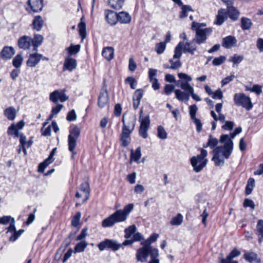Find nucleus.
Masks as SVG:
<instances>
[{
    "label": "nucleus",
    "instance_id": "7c9ffc66",
    "mask_svg": "<svg viewBox=\"0 0 263 263\" xmlns=\"http://www.w3.org/2000/svg\"><path fill=\"white\" fill-rule=\"evenodd\" d=\"M125 0H108L109 6L114 9L119 10L124 5Z\"/></svg>",
    "mask_w": 263,
    "mask_h": 263
},
{
    "label": "nucleus",
    "instance_id": "58836bf2",
    "mask_svg": "<svg viewBox=\"0 0 263 263\" xmlns=\"http://www.w3.org/2000/svg\"><path fill=\"white\" fill-rule=\"evenodd\" d=\"M87 243L86 241H81L78 243L74 248V252L81 253L84 251L85 249L87 247Z\"/></svg>",
    "mask_w": 263,
    "mask_h": 263
},
{
    "label": "nucleus",
    "instance_id": "f8f14e48",
    "mask_svg": "<svg viewBox=\"0 0 263 263\" xmlns=\"http://www.w3.org/2000/svg\"><path fill=\"white\" fill-rule=\"evenodd\" d=\"M68 97L65 94V90H55L51 92L49 96V99L53 103H57L59 101L64 102L67 100Z\"/></svg>",
    "mask_w": 263,
    "mask_h": 263
},
{
    "label": "nucleus",
    "instance_id": "c85d7f7f",
    "mask_svg": "<svg viewBox=\"0 0 263 263\" xmlns=\"http://www.w3.org/2000/svg\"><path fill=\"white\" fill-rule=\"evenodd\" d=\"M177 86L180 87L182 89L185 91V92L189 93H193L194 92V88L190 85L189 83L185 82L184 81H178Z\"/></svg>",
    "mask_w": 263,
    "mask_h": 263
},
{
    "label": "nucleus",
    "instance_id": "603ef678",
    "mask_svg": "<svg viewBox=\"0 0 263 263\" xmlns=\"http://www.w3.org/2000/svg\"><path fill=\"white\" fill-rule=\"evenodd\" d=\"M156 51L158 54H162L165 50L166 48L165 43L160 42L156 45Z\"/></svg>",
    "mask_w": 263,
    "mask_h": 263
},
{
    "label": "nucleus",
    "instance_id": "f3484780",
    "mask_svg": "<svg viewBox=\"0 0 263 263\" xmlns=\"http://www.w3.org/2000/svg\"><path fill=\"white\" fill-rule=\"evenodd\" d=\"M232 2L230 0H229V4H226L227 6V15L232 20L236 21L238 20L239 15V12L234 7L231 6Z\"/></svg>",
    "mask_w": 263,
    "mask_h": 263
},
{
    "label": "nucleus",
    "instance_id": "6ab92c4d",
    "mask_svg": "<svg viewBox=\"0 0 263 263\" xmlns=\"http://www.w3.org/2000/svg\"><path fill=\"white\" fill-rule=\"evenodd\" d=\"M105 15L107 23L111 25L116 24L118 21V14L114 11L106 10L105 11Z\"/></svg>",
    "mask_w": 263,
    "mask_h": 263
},
{
    "label": "nucleus",
    "instance_id": "774afa93",
    "mask_svg": "<svg viewBox=\"0 0 263 263\" xmlns=\"http://www.w3.org/2000/svg\"><path fill=\"white\" fill-rule=\"evenodd\" d=\"M77 115L74 110H72L69 111L67 116L66 119L68 121H72L76 120Z\"/></svg>",
    "mask_w": 263,
    "mask_h": 263
},
{
    "label": "nucleus",
    "instance_id": "423d86ee",
    "mask_svg": "<svg viewBox=\"0 0 263 263\" xmlns=\"http://www.w3.org/2000/svg\"><path fill=\"white\" fill-rule=\"evenodd\" d=\"M234 102L236 105L242 106L247 110H250L253 107L250 98L243 93H235L234 96Z\"/></svg>",
    "mask_w": 263,
    "mask_h": 263
},
{
    "label": "nucleus",
    "instance_id": "473e14b6",
    "mask_svg": "<svg viewBox=\"0 0 263 263\" xmlns=\"http://www.w3.org/2000/svg\"><path fill=\"white\" fill-rule=\"evenodd\" d=\"M240 22L241 27L243 30H249L253 24L251 20L246 17H241Z\"/></svg>",
    "mask_w": 263,
    "mask_h": 263
},
{
    "label": "nucleus",
    "instance_id": "20e7f679",
    "mask_svg": "<svg viewBox=\"0 0 263 263\" xmlns=\"http://www.w3.org/2000/svg\"><path fill=\"white\" fill-rule=\"evenodd\" d=\"M193 42L192 41L191 42H186L185 44L182 42H180L175 47L173 59H180L182 55V49L184 53L189 52L191 54H194L197 47L192 45Z\"/></svg>",
    "mask_w": 263,
    "mask_h": 263
},
{
    "label": "nucleus",
    "instance_id": "9b49d317",
    "mask_svg": "<svg viewBox=\"0 0 263 263\" xmlns=\"http://www.w3.org/2000/svg\"><path fill=\"white\" fill-rule=\"evenodd\" d=\"M89 185L88 182H84L81 184L79 191L76 194V197L77 198H83V202H85L89 199Z\"/></svg>",
    "mask_w": 263,
    "mask_h": 263
},
{
    "label": "nucleus",
    "instance_id": "c756f323",
    "mask_svg": "<svg viewBox=\"0 0 263 263\" xmlns=\"http://www.w3.org/2000/svg\"><path fill=\"white\" fill-rule=\"evenodd\" d=\"M102 54L107 61L112 60L114 56V48L111 47L104 48L102 51Z\"/></svg>",
    "mask_w": 263,
    "mask_h": 263
},
{
    "label": "nucleus",
    "instance_id": "49530a36",
    "mask_svg": "<svg viewBox=\"0 0 263 263\" xmlns=\"http://www.w3.org/2000/svg\"><path fill=\"white\" fill-rule=\"evenodd\" d=\"M24 232V230H20L19 231H16L13 233H11V235L9 238L10 241L14 242L16 241L17 238L23 234Z\"/></svg>",
    "mask_w": 263,
    "mask_h": 263
},
{
    "label": "nucleus",
    "instance_id": "c9c22d12",
    "mask_svg": "<svg viewBox=\"0 0 263 263\" xmlns=\"http://www.w3.org/2000/svg\"><path fill=\"white\" fill-rule=\"evenodd\" d=\"M141 148L140 147H137L135 152L133 149L131 150L130 160L132 161L138 162L141 158Z\"/></svg>",
    "mask_w": 263,
    "mask_h": 263
},
{
    "label": "nucleus",
    "instance_id": "a18cd8bd",
    "mask_svg": "<svg viewBox=\"0 0 263 263\" xmlns=\"http://www.w3.org/2000/svg\"><path fill=\"white\" fill-rule=\"evenodd\" d=\"M157 136L161 139H165L167 138V133L162 126H158L157 128Z\"/></svg>",
    "mask_w": 263,
    "mask_h": 263
},
{
    "label": "nucleus",
    "instance_id": "13d9d810",
    "mask_svg": "<svg viewBox=\"0 0 263 263\" xmlns=\"http://www.w3.org/2000/svg\"><path fill=\"white\" fill-rule=\"evenodd\" d=\"M240 252L235 249L233 250L225 259L227 260H232L233 258L236 257L240 255Z\"/></svg>",
    "mask_w": 263,
    "mask_h": 263
},
{
    "label": "nucleus",
    "instance_id": "09e8293b",
    "mask_svg": "<svg viewBox=\"0 0 263 263\" xmlns=\"http://www.w3.org/2000/svg\"><path fill=\"white\" fill-rule=\"evenodd\" d=\"M126 84H129L130 87L133 89H135L137 86V82L136 80L133 77H128L125 80Z\"/></svg>",
    "mask_w": 263,
    "mask_h": 263
},
{
    "label": "nucleus",
    "instance_id": "aec40b11",
    "mask_svg": "<svg viewBox=\"0 0 263 263\" xmlns=\"http://www.w3.org/2000/svg\"><path fill=\"white\" fill-rule=\"evenodd\" d=\"M108 101V92L106 89H102L100 92L98 104L100 108L104 107Z\"/></svg>",
    "mask_w": 263,
    "mask_h": 263
},
{
    "label": "nucleus",
    "instance_id": "864d4df0",
    "mask_svg": "<svg viewBox=\"0 0 263 263\" xmlns=\"http://www.w3.org/2000/svg\"><path fill=\"white\" fill-rule=\"evenodd\" d=\"M159 256V251L155 250L154 252L152 253V258L150 259L148 263H160V261L158 258Z\"/></svg>",
    "mask_w": 263,
    "mask_h": 263
},
{
    "label": "nucleus",
    "instance_id": "6e6552de",
    "mask_svg": "<svg viewBox=\"0 0 263 263\" xmlns=\"http://www.w3.org/2000/svg\"><path fill=\"white\" fill-rule=\"evenodd\" d=\"M205 24L198 23L193 21L192 25V29L196 31L195 38L193 42H195L198 44L204 42L206 40V35L201 31V26H205Z\"/></svg>",
    "mask_w": 263,
    "mask_h": 263
},
{
    "label": "nucleus",
    "instance_id": "5fc2aeb1",
    "mask_svg": "<svg viewBox=\"0 0 263 263\" xmlns=\"http://www.w3.org/2000/svg\"><path fill=\"white\" fill-rule=\"evenodd\" d=\"M243 59L242 55L235 54L233 57L230 59L229 61L233 62L234 64L240 63Z\"/></svg>",
    "mask_w": 263,
    "mask_h": 263
},
{
    "label": "nucleus",
    "instance_id": "39448f33",
    "mask_svg": "<svg viewBox=\"0 0 263 263\" xmlns=\"http://www.w3.org/2000/svg\"><path fill=\"white\" fill-rule=\"evenodd\" d=\"M80 135V129L78 126H74L69 131L68 137V149L72 153L71 157H74L77 153L74 151L77 145V141Z\"/></svg>",
    "mask_w": 263,
    "mask_h": 263
},
{
    "label": "nucleus",
    "instance_id": "412c9836",
    "mask_svg": "<svg viewBox=\"0 0 263 263\" xmlns=\"http://www.w3.org/2000/svg\"><path fill=\"white\" fill-rule=\"evenodd\" d=\"M132 132L128 131L125 128L122 129V134L120 137L121 145L123 147H126L130 142V135Z\"/></svg>",
    "mask_w": 263,
    "mask_h": 263
},
{
    "label": "nucleus",
    "instance_id": "f257e3e1",
    "mask_svg": "<svg viewBox=\"0 0 263 263\" xmlns=\"http://www.w3.org/2000/svg\"><path fill=\"white\" fill-rule=\"evenodd\" d=\"M233 149V142L231 139L224 143L223 146L216 147L213 151V157L212 159L216 166H223L224 158L228 159Z\"/></svg>",
    "mask_w": 263,
    "mask_h": 263
},
{
    "label": "nucleus",
    "instance_id": "bf43d9fd",
    "mask_svg": "<svg viewBox=\"0 0 263 263\" xmlns=\"http://www.w3.org/2000/svg\"><path fill=\"white\" fill-rule=\"evenodd\" d=\"M226 60V58L224 56H220L219 57L216 58L214 59L212 62V64L214 66H219L222 64Z\"/></svg>",
    "mask_w": 263,
    "mask_h": 263
},
{
    "label": "nucleus",
    "instance_id": "b1692460",
    "mask_svg": "<svg viewBox=\"0 0 263 263\" xmlns=\"http://www.w3.org/2000/svg\"><path fill=\"white\" fill-rule=\"evenodd\" d=\"M227 18L228 15H227L226 10L224 9H220L218 11L214 24L217 25H221Z\"/></svg>",
    "mask_w": 263,
    "mask_h": 263
},
{
    "label": "nucleus",
    "instance_id": "3c124183",
    "mask_svg": "<svg viewBox=\"0 0 263 263\" xmlns=\"http://www.w3.org/2000/svg\"><path fill=\"white\" fill-rule=\"evenodd\" d=\"M80 49V45H71L69 47L67 48V50L70 55H73L78 53Z\"/></svg>",
    "mask_w": 263,
    "mask_h": 263
},
{
    "label": "nucleus",
    "instance_id": "2f4dec72",
    "mask_svg": "<svg viewBox=\"0 0 263 263\" xmlns=\"http://www.w3.org/2000/svg\"><path fill=\"white\" fill-rule=\"evenodd\" d=\"M256 234L258 237V241H263V220H259L256 226Z\"/></svg>",
    "mask_w": 263,
    "mask_h": 263
},
{
    "label": "nucleus",
    "instance_id": "338daca9",
    "mask_svg": "<svg viewBox=\"0 0 263 263\" xmlns=\"http://www.w3.org/2000/svg\"><path fill=\"white\" fill-rule=\"evenodd\" d=\"M175 86L171 84H166L164 86V93L166 95H170L174 90Z\"/></svg>",
    "mask_w": 263,
    "mask_h": 263
},
{
    "label": "nucleus",
    "instance_id": "e433bc0d",
    "mask_svg": "<svg viewBox=\"0 0 263 263\" xmlns=\"http://www.w3.org/2000/svg\"><path fill=\"white\" fill-rule=\"evenodd\" d=\"M19 130L15 124H12L8 128L7 133L9 135L13 136L14 138L19 137Z\"/></svg>",
    "mask_w": 263,
    "mask_h": 263
},
{
    "label": "nucleus",
    "instance_id": "a211bd4d",
    "mask_svg": "<svg viewBox=\"0 0 263 263\" xmlns=\"http://www.w3.org/2000/svg\"><path fill=\"white\" fill-rule=\"evenodd\" d=\"M43 57V55L37 53H31L26 61V65L30 67H35Z\"/></svg>",
    "mask_w": 263,
    "mask_h": 263
},
{
    "label": "nucleus",
    "instance_id": "bb28decb",
    "mask_svg": "<svg viewBox=\"0 0 263 263\" xmlns=\"http://www.w3.org/2000/svg\"><path fill=\"white\" fill-rule=\"evenodd\" d=\"M43 39L44 37L42 35L37 34H34L32 43L33 51L36 52L37 51V48L42 44Z\"/></svg>",
    "mask_w": 263,
    "mask_h": 263
},
{
    "label": "nucleus",
    "instance_id": "c03bdc74",
    "mask_svg": "<svg viewBox=\"0 0 263 263\" xmlns=\"http://www.w3.org/2000/svg\"><path fill=\"white\" fill-rule=\"evenodd\" d=\"M183 221V217L181 214H178L177 216L174 217L170 223L172 226L180 225Z\"/></svg>",
    "mask_w": 263,
    "mask_h": 263
},
{
    "label": "nucleus",
    "instance_id": "a19ab883",
    "mask_svg": "<svg viewBox=\"0 0 263 263\" xmlns=\"http://www.w3.org/2000/svg\"><path fill=\"white\" fill-rule=\"evenodd\" d=\"M218 143V140L217 138L213 137L211 135L209 136L208 141L204 147H210L211 148H214Z\"/></svg>",
    "mask_w": 263,
    "mask_h": 263
},
{
    "label": "nucleus",
    "instance_id": "e2e57ef3",
    "mask_svg": "<svg viewBox=\"0 0 263 263\" xmlns=\"http://www.w3.org/2000/svg\"><path fill=\"white\" fill-rule=\"evenodd\" d=\"M81 217V213L80 212L77 213L75 215L73 216L72 221H71V224L73 227H77L80 222V219Z\"/></svg>",
    "mask_w": 263,
    "mask_h": 263
},
{
    "label": "nucleus",
    "instance_id": "dca6fc26",
    "mask_svg": "<svg viewBox=\"0 0 263 263\" xmlns=\"http://www.w3.org/2000/svg\"><path fill=\"white\" fill-rule=\"evenodd\" d=\"M15 50L12 46H5L0 52V55L2 59L8 60L11 59L15 54Z\"/></svg>",
    "mask_w": 263,
    "mask_h": 263
},
{
    "label": "nucleus",
    "instance_id": "f704fd0d",
    "mask_svg": "<svg viewBox=\"0 0 263 263\" xmlns=\"http://www.w3.org/2000/svg\"><path fill=\"white\" fill-rule=\"evenodd\" d=\"M16 110L12 107H10L6 108L4 111L5 116L10 120H14L16 116Z\"/></svg>",
    "mask_w": 263,
    "mask_h": 263
},
{
    "label": "nucleus",
    "instance_id": "680f3d73",
    "mask_svg": "<svg viewBox=\"0 0 263 263\" xmlns=\"http://www.w3.org/2000/svg\"><path fill=\"white\" fill-rule=\"evenodd\" d=\"M169 62L171 65L170 68L172 69H177L181 66V63L179 60L174 61L173 59H170Z\"/></svg>",
    "mask_w": 263,
    "mask_h": 263
},
{
    "label": "nucleus",
    "instance_id": "69168bd1",
    "mask_svg": "<svg viewBox=\"0 0 263 263\" xmlns=\"http://www.w3.org/2000/svg\"><path fill=\"white\" fill-rule=\"evenodd\" d=\"M178 76L180 79L185 81V82L188 83L192 80V78L190 76L184 73H178Z\"/></svg>",
    "mask_w": 263,
    "mask_h": 263
},
{
    "label": "nucleus",
    "instance_id": "4d7b16f0",
    "mask_svg": "<svg viewBox=\"0 0 263 263\" xmlns=\"http://www.w3.org/2000/svg\"><path fill=\"white\" fill-rule=\"evenodd\" d=\"M51 161H49L47 159L41 163L38 166V172L40 173H43L46 167L51 163Z\"/></svg>",
    "mask_w": 263,
    "mask_h": 263
},
{
    "label": "nucleus",
    "instance_id": "cd10ccee",
    "mask_svg": "<svg viewBox=\"0 0 263 263\" xmlns=\"http://www.w3.org/2000/svg\"><path fill=\"white\" fill-rule=\"evenodd\" d=\"M176 98L179 101L187 102L189 100L190 95L186 92L182 91L180 89L175 90Z\"/></svg>",
    "mask_w": 263,
    "mask_h": 263
},
{
    "label": "nucleus",
    "instance_id": "052dcab7",
    "mask_svg": "<svg viewBox=\"0 0 263 263\" xmlns=\"http://www.w3.org/2000/svg\"><path fill=\"white\" fill-rule=\"evenodd\" d=\"M143 95V90L142 89H138L135 91L133 98L138 101H141Z\"/></svg>",
    "mask_w": 263,
    "mask_h": 263
},
{
    "label": "nucleus",
    "instance_id": "4c0bfd02",
    "mask_svg": "<svg viewBox=\"0 0 263 263\" xmlns=\"http://www.w3.org/2000/svg\"><path fill=\"white\" fill-rule=\"evenodd\" d=\"M137 228L135 225L133 224L129 226L127 228L124 230L125 235L124 237L126 239L130 238L136 232Z\"/></svg>",
    "mask_w": 263,
    "mask_h": 263
},
{
    "label": "nucleus",
    "instance_id": "5701e85b",
    "mask_svg": "<svg viewBox=\"0 0 263 263\" xmlns=\"http://www.w3.org/2000/svg\"><path fill=\"white\" fill-rule=\"evenodd\" d=\"M236 43V38L233 36L229 35L222 39V45L227 49H230L235 46Z\"/></svg>",
    "mask_w": 263,
    "mask_h": 263
},
{
    "label": "nucleus",
    "instance_id": "1a4fd4ad",
    "mask_svg": "<svg viewBox=\"0 0 263 263\" xmlns=\"http://www.w3.org/2000/svg\"><path fill=\"white\" fill-rule=\"evenodd\" d=\"M97 246L101 251L106 249H110L113 251H117L122 247V245L118 243L116 240L108 239H105L104 241L98 243Z\"/></svg>",
    "mask_w": 263,
    "mask_h": 263
},
{
    "label": "nucleus",
    "instance_id": "6e6d98bb",
    "mask_svg": "<svg viewBox=\"0 0 263 263\" xmlns=\"http://www.w3.org/2000/svg\"><path fill=\"white\" fill-rule=\"evenodd\" d=\"M198 110V107L196 105L194 104L189 107V113L192 119L196 118V113Z\"/></svg>",
    "mask_w": 263,
    "mask_h": 263
},
{
    "label": "nucleus",
    "instance_id": "2eb2a0df",
    "mask_svg": "<svg viewBox=\"0 0 263 263\" xmlns=\"http://www.w3.org/2000/svg\"><path fill=\"white\" fill-rule=\"evenodd\" d=\"M27 3L29 8H26L28 11L38 12L41 11L43 7V0H28Z\"/></svg>",
    "mask_w": 263,
    "mask_h": 263
},
{
    "label": "nucleus",
    "instance_id": "7ed1b4c3",
    "mask_svg": "<svg viewBox=\"0 0 263 263\" xmlns=\"http://www.w3.org/2000/svg\"><path fill=\"white\" fill-rule=\"evenodd\" d=\"M207 155V151L201 149L200 155L191 158V163L195 172H200L205 166L208 162L205 158Z\"/></svg>",
    "mask_w": 263,
    "mask_h": 263
},
{
    "label": "nucleus",
    "instance_id": "ea45409f",
    "mask_svg": "<svg viewBox=\"0 0 263 263\" xmlns=\"http://www.w3.org/2000/svg\"><path fill=\"white\" fill-rule=\"evenodd\" d=\"M255 186V180L252 178H250L247 181V184L245 189L246 195H250Z\"/></svg>",
    "mask_w": 263,
    "mask_h": 263
},
{
    "label": "nucleus",
    "instance_id": "9d476101",
    "mask_svg": "<svg viewBox=\"0 0 263 263\" xmlns=\"http://www.w3.org/2000/svg\"><path fill=\"white\" fill-rule=\"evenodd\" d=\"M155 250H158V249L146 250L145 248H140L136 252V258L137 261L141 262H145L147 260L149 255H150L151 259L152 258V254L154 252Z\"/></svg>",
    "mask_w": 263,
    "mask_h": 263
},
{
    "label": "nucleus",
    "instance_id": "393cba45",
    "mask_svg": "<svg viewBox=\"0 0 263 263\" xmlns=\"http://www.w3.org/2000/svg\"><path fill=\"white\" fill-rule=\"evenodd\" d=\"M44 25V21L40 15L35 16L32 22V26L33 30L39 31L41 30Z\"/></svg>",
    "mask_w": 263,
    "mask_h": 263
},
{
    "label": "nucleus",
    "instance_id": "4be33fe9",
    "mask_svg": "<svg viewBox=\"0 0 263 263\" xmlns=\"http://www.w3.org/2000/svg\"><path fill=\"white\" fill-rule=\"evenodd\" d=\"M77 65V61L75 59L70 57L66 58L64 63L63 70L71 71L76 68Z\"/></svg>",
    "mask_w": 263,
    "mask_h": 263
},
{
    "label": "nucleus",
    "instance_id": "de8ad7c7",
    "mask_svg": "<svg viewBox=\"0 0 263 263\" xmlns=\"http://www.w3.org/2000/svg\"><path fill=\"white\" fill-rule=\"evenodd\" d=\"M236 136V134L234 132L230 133V135H222L220 138V142L221 143H226L229 139H231L232 141V139H234Z\"/></svg>",
    "mask_w": 263,
    "mask_h": 263
},
{
    "label": "nucleus",
    "instance_id": "f03ea898",
    "mask_svg": "<svg viewBox=\"0 0 263 263\" xmlns=\"http://www.w3.org/2000/svg\"><path fill=\"white\" fill-rule=\"evenodd\" d=\"M134 204L129 203L124 207L123 210H118L112 214L104 219L102 226L104 228L112 227L115 223L124 222L134 209Z\"/></svg>",
    "mask_w": 263,
    "mask_h": 263
},
{
    "label": "nucleus",
    "instance_id": "ddd939ff",
    "mask_svg": "<svg viewBox=\"0 0 263 263\" xmlns=\"http://www.w3.org/2000/svg\"><path fill=\"white\" fill-rule=\"evenodd\" d=\"M123 127L122 129L126 128L128 132H132L135 127L136 117L135 116L130 115L125 120L124 115L122 118Z\"/></svg>",
    "mask_w": 263,
    "mask_h": 263
},
{
    "label": "nucleus",
    "instance_id": "79ce46f5",
    "mask_svg": "<svg viewBox=\"0 0 263 263\" xmlns=\"http://www.w3.org/2000/svg\"><path fill=\"white\" fill-rule=\"evenodd\" d=\"M23 57L22 54H17L13 59L12 64L16 68H18L22 65L23 61Z\"/></svg>",
    "mask_w": 263,
    "mask_h": 263
},
{
    "label": "nucleus",
    "instance_id": "4468645a",
    "mask_svg": "<svg viewBox=\"0 0 263 263\" xmlns=\"http://www.w3.org/2000/svg\"><path fill=\"white\" fill-rule=\"evenodd\" d=\"M32 43V38L27 35L20 37L17 41V45L21 49L24 50L29 49Z\"/></svg>",
    "mask_w": 263,
    "mask_h": 263
},
{
    "label": "nucleus",
    "instance_id": "72a5a7b5",
    "mask_svg": "<svg viewBox=\"0 0 263 263\" xmlns=\"http://www.w3.org/2000/svg\"><path fill=\"white\" fill-rule=\"evenodd\" d=\"M181 7V11L179 13V17L180 18H184L187 17L189 12L193 11L192 7L189 5H184L182 4Z\"/></svg>",
    "mask_w": 263,
    "mask_h": 263
},
{
    "label": "nucleus",
    "instance_id": "8fccbe9b",
    "mask_svg": "<svg viewBox=\"0 0 263 263\" xmlns=\"http://www.w3.org/2000/svg\"><path fill=\"white\" fill-rule=\"evenodd\" d=\"M257 255L254 252L247 253L244 254L245 259L249 262H252L257 259Z\"/></svg>",
    "mask_w": 263,
    "mask_h": 263
},
{
    "label": "nucleus",
    "instance_id": "a878e982",
    "mask_svg": "<svg viewBox=\"0 0 263 263\" xmlns=\"http://www.w3.org/2000/svg\"><path fill=\"white\" fill-rule=\"evenodd\" d=\"M118 20L122 24H128L130 22L132 18L128 13L121 11L118 13Z\"/></svg>",
    "mask_w": 263,
    "mask_h": 263
},
{
    "label": "nucleus",
    "instance_id": "37998d69",
    "mask_svg": "<svg viewBox=\"0 0 263 263\" xmlns=\"http://www.w3.org/2000/svg\"><path fill=\"white\" fill-rule=\"evenodd\" d=\"M78 28L79 31L80 35L81 36L82 39H84L86 36V24L84 22L82 21V18L81 20V22L78 25Z\"/></svg>",
    "mask_w": 263,
    "mask_h": 263
},
{
    "label": "nucleus",
    "instance_id": "0e129e2a",
    "mask_svg": "<svg viewBox=\"0 0 263 263\" xmlns=\"http://www.w3.org/2000/svg\"><path fill=\"white\" fill-rule=\"evenodd\" d=\"M224 124L222 126V128L226 130H231L233 129L234 123L232 121H226Z\"/></svg>",
    "mask_w": 263,
    "mask_h": 263
},
{
    "label": "nucleus",
    "instance_id": "0eeeda50",
    "mask_svg": "<svg viewBox=\"0 0 263 263\" xmlns=\"http://www.w3.org/2000/svg\"><path fill=\"white\" fill-rule=\"evenodd\" d=\"M142 111L141 110L140 116L139 117L140 125L139 130V134L143 138L146 139L148 137L147 131L150 127V117L148 115H147L145 116H142Z\"/></svg>",
    "mask_w": 263,
    "mask_h": 263
}]
</instances>
